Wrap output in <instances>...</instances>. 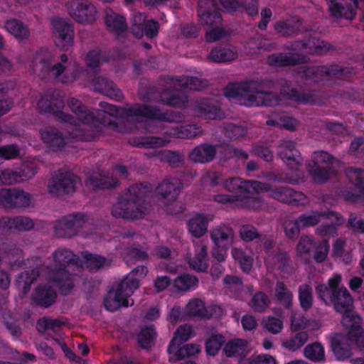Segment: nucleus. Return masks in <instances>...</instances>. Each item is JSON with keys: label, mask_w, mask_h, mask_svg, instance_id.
Masks as SVG:
<instances>
[{"label": "nucleus", "mask_w": 364, "mask_h": 364, "mask_svg": "<svg viewBox=\"0 0 364 364\" xmlns=\"http://www.w3.org/2000/svg\"><path fill=\"white\" fill-rule=\"evenodd\" d=\"M206 80L197 77H167L163 80L164 91L159 92L158 96L154 95L151 89L146 95L141 94L144 100H159L168 106L183 107L188 102L187 96L179 92V89L187 88L192 90H201L208 86Z\"/></svg>", "instance_id": "7ed1b4c3"}, {"label": "nucleus", "mask_w": 364, "mask_h": 364, "mask_svg": "<svg viewBox=\"0 0 364 364\" xmlns=\"http://www.w3.org/2000/svg\"><path fill=\"white\" fill-rule=\"evenodd\" d=\"M200 133L199 127L194 124H188L172 127L164 132V135L168 138L192 139Z\"/></svg>", "instance_id": "f704fd0d"}, {"label": "nucleus", "mask_w": 364, "mask_h": 364, "mask_svg": "<svg viewBox=\"0 0 364 364\" xmlns=\"http://www.w3.org/2000/svg\"><path fill=\"white\" fill-rule=\"evenodd\" d=\"M53 263L49 267L50 269H61L74 268L79 265L78 257L72 251L65 247L58 248L53 254Z\"/></svg>", "instance_id": "aec40b11"}, {"label": "nucleus", "mask_w": 364, "mask_h": 364, "mask_svg": "<svg viewBox=\"0 0 364 364\" xmlns=\"http://www.w3.org/2000/svg\"><path fill=\"white\" fill-rule=\"evenodd\" d=\"M333 212L310 211L300 215L299 223L302 228H309L317 225L323 218L334 215Z\"/></svg>", "instance_id": "8fccbe9b"}, {"label": "nucleus", "mask_w": 364, "mask_h": 364, "mask_svg": "<svg viewBox=\"0 0 364 364\" xmlns=\"http://www.w3.org/2000/svg\"><path fill=\"white\" fill-rule=\"evenodd\" d=\"M127 282H121L115 290H111L106 296L104 304L107 310L114 311L121 306H128L133 305L134 301L129 303V297L133 294L131 288L127 286Z\"/></svg>", "instance_id": "2eb2a0df"}, {"label": "nucleus", "mask_w": 364, "mask_h": 364, "mask_svg": "<svg viewBox=\"0 0 364 364\" xmlns=\"http://www.w3.org/2000/svg\"><path fill=\"white\" fill-rule=\"evenodd\" d=\"M55 291L48 285L39 286L32 294V299L38 306L47 308L53 305L56 299Z\"/></svg>", "instance_id": "473e14b6"}, {"label": "nucleus", "mask_w": 364, "mask_h": 364, "mask_svg": "<svg viewBox=\"0 0 364 364\" xmlns=\"http://www.w3.org/2000/svg\"><path fill=\"white\" fill-rule=\"evenodd\" d=\"M346 175L355 188L360 193H364V169L350 168Z\"/></svg>", "instance_id": "774afa93"}, {"label": "nucleus", "mask_w": 364, "mask_h": 364, "mask_svg": "<svg viewBox=\"0 0 364 364\" xmlns=\"http://www.w3.org/2000/svg\"><path fill=\"white\" fill-rule=\"evenodd\" d=\"M156 339V332L152 326L143 328L137 336L139 345L144 349L149 348Z\"/></svg>", "instance_id": "e2e57ef3"}, {"label": "nucleus", "mask_w": 364, "mask_h": 364, "mask_svg": "<svg viewBox=\"0 0 364 364\" xmlns=\"http://www.w3.org/2000/svg\"><path fill=\"white\" fill-rule=\"evenodd\" d=\"M264 81H249L230 85L225 96L235 103L246 107H274L279 105L280 98L266 90L270 88Z\"/></svg>", "instance_id": "f03ea898"}, {"label": "nucleus", "mask_w": 364, "mask_h": 364, "mask_svg": "<svg viewBox=\"0 0 364 364\" xmlns=\"http://www.w3.org/2000/svg\"><path fill=\"white\" fill-rule=\"evenodd\" d=\"M298 23V19L279 21L274 23V28L281 36L288 37L296 33L299 28Z\"/></svg>", "instance_id": "4d7b16f0"}, {"label": "nucleus", "mask_w": 364, "mask_h": 364, "mask_svg": "<svg viewBox=\"0 0 364 364\" xmlns=\"http://www.w3.org/2000/svg\"><path fill=\"white\" fill-rule=\"evenodd\" d=\"M182 188V184L174 178H167L157 186L156 191L160 196L159 203L168 214L173 215L182 212L183 207L176 199Z\"/></svg>", "instance_id": "0eeeda50"}, {"label": "nucleus", "mask_w": 364, "mask_h": 364, "mask_svg": "<svg viewBox=\"0 0 364 364\" xmlns=\"http://www.w3.org/2000/svg\"><path fill=\"white\" fill-rule=\"evenodd\" d=\"M70 14L79 23H92L98 18L96 7L86 1L77 3L75 8L70 10Z\"/></svg>", "instance_id": "5701e85b"}, {"label": "nucleus", "mask_w": 364, "mask_h": 364, "mask_svg": "<svg viewBox=\"0 0 364 364\" xmlns=\"http://www.w3.org/2000/svg\"><path fill=\"white\" fill-rule=\"evenodd\" d=\"M168 136H146L139 139H134L132 141V144L137 147L147 149H157L167 146L170 143Z\"/></svg>", "instance_id": "37998d69"}, {"label": "nucleus", "mask_w": 364, "mask_h": 364, "mask_svg": "<svg viewBox=\"0 0 364 364\" xmlns=\"http://www.w3.org/2000/svg\"><path fill=\"white\" fill-rule=\"evenodd\" d=\"M341 70L336 65L301 66L297 70V74L302 78L312 79L318 82L324 75H337Z\"/></svg>", "instance_id": "412c9836"}, {"label": "nucleus", "mask_w": 364, "mask_h": 364, "mask_svg": "<svg viewBox=\"0 0 364 364\" xmlns=\"http://www.w3.org/2000/svg\"><path fill=\"white\" fill-rule=\"evenodd\" d=\"M304 355L314 362H321L325 360V350L320 343L307 345L304 349Z\"/></svg>", "instance_id": "6e6d98bb"}, {"label": "nucleus", "mask_w": 364, "mask_h": 364, "mask_svg": "<svg viewBox=\"0 0 364 364\" xmlns=\"http://www.w3.org/2000/svg\"><path fill=\"white\" fill-rule=\"evenodd\" d=\"M41 139L53 151H57L65 144V140L61 132L53 127H46L40 132Z\"/></svg>", "instance_id": "e433bc0d"}, {"label": "nucleus", "mask_w": 364, "mask_h": 364, "mask_svg": "<svg viewBox=\"0 0 364 364\" xmlns=\"http://www.w3.org/2000/svg\"><path fill=\"white\" fill-rule=\"evenodd\" d=\"M281 94L288 100L303 105H314L316 103L314 92H299L291 87L290 84L284 80L281 82Z\"/></svg>", "instance_id": "b1692460"}, {"label": "nucleus", "mask_w": 364, "mask_h": 364, "mask_svg": "<svg viewBox=\"0 0 364 364\" xmlns=\"http://www.w3.org/2000/svg\"><path fill=\"white\" fill-rule=\"evenodd\" d=\"M198 16L201 25L206 26L205 40L208 43H213L223 39L228 36L227 31L222 26V17L215 11L210 13L203 6V2L198 5Z\"/></svg>", "instance_id": "6e6552de"}, {"label": "nucleus", "mask_w": 364, "mask_h": 364, "mask_svg": "<svg viewBox=\"0 0 364 364\" xmlns=\"http://www.w3.org/2000/svg\"><path fill=\"white\" fill-rule=\"evenodd\" d=\"M208 220L203 215H198L188 222L190 232L196 237L203 236L207 231Z\"/></svg>", "instance_id": "603ef678"}, {"label": "nucleus", "mask_w": 364, "mask_h": 364, "mask_svg": "<svg viewBox=\"0 0 364 364\" xmlns=\"http://www.w3.org/2000/svg\"><path fill=\"white\" fill-rule=\"evenodd\" d=\"M200 346L197 344H187L180 348H178L173 350L170 357L171 361L176 362L179 360L183 359L186 357L194 355L200 351Z\"/></svg>", "instance_id": "338daca9"}, {"label": "nucleus", "mask_w": 364, "mask_h": 364, "mask_svg": "<svg viewBox=\"0 0 364 364\" xmlns=\"http://www.w3.org/2000/svg\"><path fill=\"white\" fill-rule=\"evenodd\" d=\"M36 173V171H33L30 175H27L25 170L23 173L20 170L14 168L0 170V186H9L19 183L23 181L24 178L33 176Z\"/></svg>", "instance_id": "4c0bfd02"}, {"label": "nucleus", "mask_w": 364, "mask_h": 364, "mask_svg": "<svg viewBox=\"0 0 364 364\" xmlns=\"http://www.w3.org/2000/svg\"><path fill=\"white\" fill-rule=\"evenodd\" d=\"M341 282L340 274H335L328 279L331 289L330 301L333 304L336 311L346 314L351 309L353 299L346 287H340Z\"/></svg>", "instance_id": "1a4fd4ad"}, {"label": "nucleus", "mask_w": 364, "mask_h": 364, "mask_svg": "<svg viewBox=\"0 0 364 364\" xmlns=\"http://www.w3.org/2000/svg\"><path fill=\"white\" fill-rule=\"evenodd\" d=\"M147 269L144 266H138L128 274L122 282H127V286L134 292L139 287V280L147 274Z\"/></svg>", "instance_id": "5fc2aeb1"}, {"label": "nucleus", "mask_w": 364, "mask_h": 364, "mask_svg": "<svg viewBox=\"0 0 364 364\" xmlns=\"http://www.w3.org/2000/svg\"><path fill=\"white\" fill-rule=\"evenodd\" d=\"M38 276L37 269L26 270L21 273L16 279L18 287L22 289L23 293H27L31 284Z\"/></svg>", "instance_id": "0e129e2a"}, {"label": "nucleus", "mask_w": 364, "mask_h": 364, "mask_svg": "<svg viewBox=\"0 0 364 364\" xmlns=\"http://www.w3.org/2000/svg\"><path fill=\"white\" fill-rule=\"evenodd\" d=\"M331 14L337 18L353 19L355 15L358 0H328Z\"/></svg>", "instance_id": "4be33fe9"}, {"label": "nucleus", "mask_w": 364, "mask_h": 364, "mask_svg": "<svg viewBox=\"0 0 364 364\" xmlns=\"http://www.w3.org/2000/svg\"><path fill=\"white\" fill-rule=\"evenodd\" d=\"M82 267L76 266L74 268L61 269H50L48 279L53 282L63 294H68L75 286L76 278L80 275Z\"/></svg>", "instance_id": "9d476101"}, {"label": "nucleus", "mask_w": 364, "mask_h": 364, "mask_svg": "<svg viewBox=\"0 0 364 364\" xmlns=\"http://www.w3.org/2000/svg\"><path fill=\"white\" fill-rule=\"evenodd\" d=\"M65 104L63 96L56 92H46L38 102V109L42 113L53 114L58 121L70 119L63 110Z\"/></svg>", "instance_id": "f8f14e48"}, {"label": "nucleus", "mask_w": 364, "mask_h": 364, "mask_svg": "<svg viewBox=\"0 0 364 364\" xmlns=\"http://www.w3.org/2000/svg\"><path fill=\"white\" fill-rule=\"evenodd\" d=\"M270 299L263 291H258L252 295L249 306L257 312H264L269 306Z\"/></svg>", "instance_id": "69168bd1"}, {"label": "nucleus", "mask_w": 364, "mask_h": 364, "mask_svg": "<svg viewBox=\"0 0 364 364\" xmlns=\"http://www.w3.org/2000/svg\"><path fill=\"white\" fill-rule=\"evenodd\" d=\"M151 189L152 187L148 183L130 186L112 206V216L129 220L144 218L149 211V205L146 203V197Z\"/></svg>", "instance_id": "39448f33"}, {"label": "nucleus", "mask_w": 364, "mask_h": 364, "mask_svg": "<svg viewBox=\"0 0 364 364\" xmlns=\"http://www.w3.org/2000/svg\"><path fill=\"white\" fill-rule=\"evenodd\" d=\"M187 314L202 318H209L211 312L205 307L204 302L200 299H193L186 306Z\"/></svg>", "instance_id": "3c124183"}, {"label": "nucleus", "mask_w": 364, "mask_h": 364, "mask_svg": "<svg viewBox=\"0 0 364 364\" xmlns=\"http://www.w3.org/2000/svg\"><path fill=\"white\" fill-rule=\"evenodd\" d=\"M298 297L301 307L307 311L312 307L313 305V289L312 287L307 284H303L299 287Z\"/></svg>", "instance_id": "13d9d810"}, {"label": "nucleus", "mask_w": 364, "mask_h": 364, "mask_svg": "<svg viewBox=\"0 0 364 364\" xmlns=\"http://www.w3.org/2000/svg\"><path fill=\"white\" fill-rule=\"evenodd\" d=\"M105 23L107 29L117 35L122 33L127 29L124 16L114 12L112 9H105Z\"/></svg>", "instance_id": "7c9ffc66"}, {"label": "nucleus", "mask_w": 364, "mask_h": 364, "mask_svg": "<svg viewBox=\"0 0 364 364\" xmlns=\"http://www.w3.org/2000/svg\"><path fill=\"white\" fill-rule=\"evenodd\" d=\"M67 105L73 114L65 113L70 119L60 120L73 126L70 138L76 140H91L93 136L81 127L87 125L93 127L101 132H115L118 133L132 132L136 129L144 128L150 132H154L151 127L150 119H157L169 123H179L183 119L180 112L162 111L156 107L134 104L125 107L102 102L99 109H90L82 102L75 98L69 97Z\"/></svg>", "instance_id": "f257e3e1"}, {"label": "nucleus", "mask_w": 364, "mask_h": 364, "mask_svg": "<svg viewBox=\"0 0 364 364\" xmlns=\"http://www.w3.org/2000/svg\"><path fill=\"white\" fill-rule=\"evenodd\" d=\"M234 236L232 228L225 225L216 226L210 232L211 240L218 247L225 248L230 246Z\"/></svg>", "instance_id": "bb28decb"}, {"label": "nucleus", "mask_w": 364, "mask_h": 364, "mask_svg": "<svg viewBox=\"0 0 364 364\" xmlns=\"http://www.w3.org/2000/svg\"><path fill=\"white\" fill-rule=\"evenodd\" d=\"M216 154L215 147L208 144H201L188 154V159L195 163L205 164L211 161Z\"/></svg>", "instance_id": "2f4dec72"}, {"label": "nucleus", "mask_w": 364, "mask_h": 364, "mask_svg": "<svg viewBox=\"0 0 364 364\" xmlns=\"http://www.w3.org/2000/svg\"><path fill=\"white\" fill-rule=\"evenodd\" d=\"M198 279L190 274H181L173 282V287L178 291H189L194 290L198 286Z\"/></svg>", "instance_id": "49530a36"}, {"label": "nucleus", "mask_w": 364, "mask_h": 364, "mask_svg": "<svg viewBox=\"0 0 364 364\" xmlns=\"http://www.w3.org/2000/svg\"><path fill=\"white\" fill-rule=\"evenodd\" d=\"M224 352L228 357H245L248 352L247 342L243 339L231 341L225 346Z\"/></svg>", "instance_id": "09e8293b"}, {"label": "nucleus", "mask_w": 364, "mask_h": 364, "mask_svg": "<svg viewBox=\"0 0 364 364\" xmlns=\"http://www.w3.org/2000/svg\"><path fill=\"white\" fill-rule=\"evenodd\" d=\"M30 193L17 188L0 190V205L6 208H28L32 203Z\"/></svg>", "instance_id": "4468645a"}, {"label": "nucleus", "mask_w": 364, "mask_h": 364, "mask_svg": "<svg viewBox=\"0 0 364 364\" xmlns=\"http://www.w3.org/2000/svg\"><path fill=\"white\" fill-rule=\"evenodd\" d=\"M80 182V178L73 173L60 171L48 183V188L50 193L60 196L74 193Z\"/></svg>", "instance_id": "9b49d317"}, {"label": "nucleus", "mask_w": 364, "mask_h": 364, "mask_svg": "<svg viewBox=\"0 0 364 364\" xmlns=\"http://www.w3.org/2000/svg\"><path fill=\"white\" fill-rule=\"evenodd\" d=\"M92 87L95 91L105 95L112 99L120 100L122 98V92L112 81L109 80L105 77H96L92 81Z\"/></svg>", "instance_id": "cd10ccee"}, {"label": "nucleus", "mask_w": 364, "mask_h": 364, "mask_svg": "<svg viewBox=\"0 0 364 364\" xmlns=\"http://www.w3.org/2000/svg\"><path fill=\"white\" fill-rule=\"evenodd\" d=\"M303 58L294 55H287L282 53H274L269 55L267 63L274 67L289 66L299 64L302 62Z\"/></svg>", "instance_id": "a18cd8bd"}, {"label": "nucleus", "mask_w": 364, "mask_h": 364, "mask_svg": "<svg viewBox=\"0 0 364 364\" xmlns=\"http://www.w3.org/2000/svg\"><path fill=\"white\" fill-rule=\"evenodd\" d=\"M5 29L14 38L20 41L26 40L30 36L28 26L22 21L11 18L5 22Z\"/></svg>", "instance_id": "79ce46f5"}, {"label": "nucleus", "mask_w": 364, "mask_h": 364, "mask_svg": "<svg viewBox=\"0 0 364 364\" xmlns=\"http://www.w3.org/2000/svg\"><path fill=\"white\" fill-rule=\"evenodd\" d=\"M221 6L228 11H242L245 10L246 13L252 16H257L258 14V4L257 0H252L249 5H246L242 0H220Z\"/></svg>", "instance_id": "c9c22d12"}, {"label": "nucleus", "mask_w": 364, "mask_h": 364, "mask_svg": "<svg viewBox=\"0 0 364 364\" xmlns=\"http://www.w3.org/2000/svg\"><path fill=\"white\" fill-rule=\"evenodd\" d=\"M237 57V53L232 49L216 47L210 51L208 59L211 62L221 63L232 61Z\"/></svg>", "instance_id": "de8ad7c7"}, {"label": "nucleus", "mask_w": 364, "mask_h": 364, "mask_svg": "<svg viewBox=\"0 0 364 364\" xmlns=\"http://www.w3.org/2000/svg\"><path fill=\"white\" fill-rule=\"evenodd\" d=\"M308 339V333L301 331L284 341L282 346L289 350L296 351L304 346Z\"/></svg>", "instance_id": "052dcab7"}, {"label": "nucleus", "mask_w": 364, "mask_h": 364, "mask_svg": "<svg viewBox=\"0 0 364 364\" xmlns=\"http://www.w3.org/2000/svg\"><path fill=\"white\" fill-rule=\"evenodd\" d=\"M161 161L168 163L172 166H179L183 163L184 155L178 151L163 150L156 154Z\"/></svg>", "instance_id": "bf43d9fd"}, {"label": "nucleus", "mask_w": 364, "mask_h": 364, "mask_svg": "<svg viewBox=\"0 0 364 364\" xmlns=\"http://www.w3.org/2000/svg\"><path fill=\"white\" fill-rule=\"evenodd\" d=\"M54 36L64 47L73 45L74 28L73 25L66 19L55 17L51 20Z\"/></svg>", "instance_id": "6ab92c4d"}, {"label": "nucleus", "mask_w": 364, "mask_h": 364, "mask_svg": "<svg viewBox=\"0 0 364 364\" xmlns=\"http://www.w3.org/2000/svg\"><path fill=\"white\" fill-rule=\"evenodd\" d=\"M33 227V221L25 216L3 217L0 219V228L4 231H28Z\"/></svg>", "instance_id": "393cba45"}, {"label": "nucleus", "mask_w": 364, "mask_h": 364, "mask_svg": "<svg viewBox=\"0 0 364 364\" xmlns=\"http://www.w3.org/2000/svg\"><path fill=\"white\" fill-rule=\"evenodd\" d=\"M269 196L282 203L293 205H305L306 196L301 192L295 191L288 186H274L269 190Z\"/></svg>", "instance_id": "a211bd4d"}, {"label": "nucleus", "mask_w": 364, "mask_h": 364, "mask_svg": "<svg viewBox=\"0 0 364 364\" xmlns=\"http://www.w3.org/2000/svg\"><path fill=\"white\" fill-rule=\"evenodd\" d=\"M195 110L198 116L210 119H221L224 113L213 105L209 100H203L198 102L195 105Z\"/></svg>", "instance_id": "ea45409f"}, {"label": "nucleus", "mask_w": 364, "mask_h": 364, "mask_svg": "<svg viewBox=\"0 0 364 364\" xmlns=\"http://www.w3.org/2000/svg\"><path fill=\"white\" fill-rule=\"evenodd\" d=\"M343 314L341 323L346 328L349 330L348 336L350 337L352 335H355V333L361 329L360 317L357 314H350L349 312Z\"/></svg>", "instance_id": "680f3d73"}, {"label": "nucleus", "mask_w": 364, "mask_h": 364, "mask_svg": "<svg viewBox=\"0 0 364 364\" xmlns=\"http://www.w3.org/2000/svg\"><path fill=\"white\" fill-rule=\"evenodd\" d=\"M193 336V331L191 326L185 324L180 326L176 331L174 336L168 347V352L171 354L183 342L187 341Z\"/></svg>", "instance_id": "c03bdc74"}, {"label": "nucleus", "mask_w": 364, "mask_h": 364, "mask_svg": "<svg viewBox=\"0 0 364 364\" xmlns=\"http://www.w3.org/2000/svg\"><path fill=\"white\" fill-rule=\"evenodd\" d=\"M316 247L314 239L309 235H303L296 246L297 255L303 259H307L311 255V250Z\"/></svg>", "instance_id": "864d4df0"}, {"label": "nucleus", "mask_w": 364, "mask_h": 364, "mask_svg": "<svg viewBox=\"0 0 364 364\" xmlns=\"http://www.w3.org/2000/svg\"><path fill=\"white\" fill-rule=\"evenodd\" d=\"M278 156L288 168L296 172L302 165L303 159L296 144L291 140H282L278 146Z\"/></svg>", "instance_id": "dca6fc26"}, {"label": "nucleus", "mask_w": 364, "mask_h": 364, "mask_svg": "<svg viewBox=\"0 0 364 364\" xmlns=\"http://www.w3.org/2000/svg\"><path fill=\"white\" fill-rule=\"evenodd\" d=\"M330 48L331 46L328 43L317 38H311L306 43L296 42L292 49L304 53L322 55Z\"/></svg>", "instance_id": "c756f323"}, {"label": "nucleus", "mask_w": 364, "mask_h": 364, "mask_svg": "<svg viewBox=\"0 0 364 364\" xmlns=\"http://www.w3.org/2000/svg\"><path fill=\"white\" fill-rule=\"evenodd\" d=\"M33 70L42 78H54L63 84L72 83L80 78L85 68L75 59L62 54L57 60L53 61L50 56H36Z\"/></svg>", "instance_id": "20e7f679"}, {"label": "nucleus", "mask_w": 364, "mask_h": 364, "mask_svg": "<svg viewBox=\"0 0 364 364\" xmlns=\"http://www.w3.org/2000/svg\"><path fill=\"white\" fill-rule=\"evenodd\" d=\"M195 255L188 258L189 267L197 272H205L208 269L207 246L202 242L198 243L195 247Z\"/></svg>", "instance_id": "72a5a7b5"}, {"label": "nucleus", "mask_w": 364, "mask_h": 364, "mask_svg": "<svg viewBox=\"0 0 364 364\" xmlns=\"http://www.w3.org/2000/svg\"><path fill=\"white\" fill-rule=\"evenodd\" d=\"M87 220V216L81 213L68 215L55 223V234L58 237H73Z\"/></svg>", "instance_id": "ddd939ff"}, {"label": "nucleus", "mask_w": 364, "mask_h": 364, "mask_svg": "<svg viewBox=\"0 0 364 364\" xmlns=\"http://www.w3.org/2000/svg\"><path fill=\"white\" fill-rule=\"evenodd\" d=\"M118 179L111 171H92L85 180V186L90 190L107 189L117 186Z\"/></svg>", "instance_id": "f3484780"}, {"label": "nucleus", "mask_w": 364, "mask_h": 364, "mask_svg": "<svg viewBox=\"0 0 364 364\" xmlns=\"http://www.w3.org/2000/svg\"><path fill=\"white\" fill-rule=\"evenodd\" d=\"M83 261H79V265L82 268L85 266L90 271H97L110 266L111 260L98 255L85 253L82 255Z\"/></svg>", "instance_id": "58836bf2"}, {"label": "nucleus", "mask_w": 364, "mask_h": 364, "mask_svg": "<svg viewBox=\"0 0 364 364\" xmlns=\"http://www.w3.org/2000/svg\"><path fill=\"white\" fill-rule=\"evenodd\" d=\"M265 263L268 268H277L281 272L289 274H292L294 272L287 252L278 251L272 253L267 257Z\"/></svg>", "instance_id": "c85d7f7f"}, {"label": "nucleus", "mask_w": 364, "mask_h": 364, "mask_svg": "<svg viewBox=\"0 0 364 364\" xmlns=\"http://www.w3.org/2000/svg\"><path fill=\"white\" fill-rule=\"evenodd\" d=\"M274 296L277 301L286 309H290L293 304L294 294L287 285L278 280L275 284Z\"/></svg>", "instance_id": "a19ab883"}, {"label": "nucleus", "mask_w": 364, "mask_h": 364, "mask_svg": "<svg viewBox=\"0 0 364 364\" xmlns=\"http://www.w3.org/2000/svg\"><path fill=\"white\" fill-rule=\"evenodd\" d=\"M350 338L348 336L335 334L331 340V344L333 354L337 360H344L352 355V348L349 343Z\"/></svg>", "instance_id": "a878e982"}, {"label": "nucleus", "mask_w": 364, "mask_h": 364, "mask_svg": "<svg viewBox=\"0 0 364 364\" xmlns=\"http://www.w3.org/2000/svg\"><path fill=\"white\" fill-rule=\"evenodd\" d=\"M335 158L323 150L315 151L311 159L306 162V171L316 183H324L331 176Z\"/></svg>", "instance_id": "423d86ee"}]
</instances>
